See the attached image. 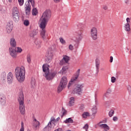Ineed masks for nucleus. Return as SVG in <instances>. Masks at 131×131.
<instances>
[{
  "mask_svg": "<svg viewBox=\"0 0 131 131\" xmlns=\"http://www.w3.org/2000/svg\"><path fill=\"white\" fill-rule=\"evenodd\" d=\"M51 16H52V14L51 13L50 10H46L42 14V16L40 18V26L39 27L41 30L40 35L41 38L45 40L46 39V26L48 24V22H49V20L51 18Z\"/></svg>",
  "mask_w": 131,
  "mask_h": 131,
  "instance_id": "nucleus-1",
  "label": "nucleus"
},
{
  "mask_svg": "<svg viewBox=\"0 0 131 131\" xmlns=\"http://www.w3.org/2000/svg\"><path fill=\"white\" fill-rule=\"evenodd\" d=\"M15 75L19 82H23L25 79V68L17 67L15 70Z\"/></svg>",
  "mask_w": 131,
  "mask_h": 131,
  "instance_id": "nucleus-2",
  "label": "nucleus"
},
{
  "mask_svg": "<svg viewBox=\"0 0 131 131\" xmlns=\"http://www.w3.org/2000/svg\"><path fill=\"white\" fill-rule=\"evenodd\" d=\"M43 72L45 73L43 76L46 78L47 80H53L54 78L57 75V72H50L49 71V68L47 65L43 64L42 66Z\"/></svg>",
  "mask_w": 131,
  "mask_h": 131,
  "instance_id": "nucleus-3",
  "label": "nucleus"
},
{
  "mask_svg": "<svg viewBox=\"0 0 131 131\" xmlns=\"http://www.w3.org/2000/svg\"><path fill=\"white\" fill-rule=\"evenodd\" d=\"M60 120V117L57 118L56 119H55L53 117H51L50 119V121H49V123L43 129V131H51L55 125H56V122H58Z\"/></svg>",
  "mask_w": 131,
  "mask_h": 131,
  "instance_id": "nucleus-4",
  "label": "nucleus"
},
{
  "mask_svg": "<svg viewBox=\"0 0 131 131\" xmlns=\"http://www.w3.org/2000/svg\"><path fill=\"white\" fill-rule=\"evenodd\" d=\"M19 102V110L21 114L24 115L25 113V104H24V95L23 93L19 94L18 98Z\"/></svg>",
  "mask_w": 131,
  "mask_h": 131,
  "instance_id": "nucleus-5",
  "label": "nucleus"
},
{
  "mask_svg": "<svg viewBox=\"0 0 131 131\" xmlns=\"http://www.w3.org/2000/svg\"><path fill=\"white\" fill-rule=\"evenodd\" d=\"M30 3H31L32 7L34 8V0H28V2H26L25 5V12L26 15H30L31 6L30 5Z\"/></svg>",
  "mask_w": 131,
  "mask_h": 131,
  "instance_id": "nucleus-6",
  "label": "nucleus"
},
{
  "mask_svg": "<svg viewBox=\"0 0 131 131\" xmlns=\"http://www.w3.org/2000/svg\"><path fill=\"white\" fill-rule=\"evenodd\" d=\"M12 16L14 21L18 22L20 20V15L19 13V9L17 7H14L12 9Z\"/></svg>",
  "mask_w": 131,
  "mask_h": 131,
  "instance_id": "nucleus-7",
  "label": "nucleus"
},
{
  "mask_svg": "<svg viewBox=\"0 0 131 131\" xmlns=\"http://www.w3.org/2000/svg\"><path fill=\"white\" fill-rule=\"evenodd\" d=\"M82 30L79 29L76 31V35L77 37H73L72 40L75 41L76 42H79L81 40L82 38H83L82 36Z\"/></svg>",
  "mask_w": 131,
  "mask_h": 131,
  "instance_id": "nucleus-8",
  "label": "nucleus"
},
{
  "mask_svg": "<svg viewBox=\"0 0 131 131\" xmlns=\"http://www.w3.org/2000/svg\"><path fill=\"white\" fill-rule=\"evenodd\" d=\"M83 88H84V84L76 85L74 88V90L72 92L73 94H78V95H80V94L82 93V91H83Z\"/></svg>",
  "mask_w": 131,
  "mask_h": 131,
  "instance_id": "nucleus-9",
  "label": "nucleus"
},
{
  "mask_svg": "<svg viewBox=\"0 0 131 131\" xmlns=\"http://www.w3.org/2000/svg\"><path fill=\"white\" fill-rule=\"evenodd\" d=\"M66 85V77H63L60 81V84L57 88L58 93H60L63 91L64 87Z\"/></svg>",
  "mask_w": 131,
  "mask_h": 131,
  "instance_id": "nucleus-10",
  "label": "nucleus"
},
{
  "mask_svg": "<svg viewBox=\"0 0 131 131\" xmlns=\"http://www.w3.org/2000/svg\"><path fill=\"white\" fill-rule=\"evenodd\" d=\"M91 35L93 40L98 39V29L96 27H93L91 29Z\"/></svg>",
  "mask_w": 131,
  "mask_h": 131,
  "instance_id": "nucleus-11",
  "label": "nucleus"
},
{
  "mask_svg": "<svg viewBox=\"0 0 131 131\" xmlns=\"http://www.w3.org/2000/svg\"><path fill=\"white\" fill-rule=\"evenodd\" d=\"M101 123H106V120H103L100 121L99 123L97 124V125L101 127V128H103L105 131H108L110 129V127L106 124H101Z\"/></svg>",
  "mask_w": 131,
  "mask_h": 131,
  "instance_id": "nucleus-12",
  "label": "nucleus"
},
{
  "mask_svg": "<svg viewBox=\"0 0 131 131\" xmlns=\"http://www.w3.org/2000/svg\"><path fill=\"white\" fill-rule=\"evenodd\" d=\"M14 80V76H13V73L9 72L7 75V82L9 84H11Z\"/></svg>",
  "mask_w": 131,
  "mask_h": 131,
  "instance_id": "nucleus-13",
  "label": "nucleus"
},
{
  "mask_svg": "<svg viewBox=\"0 0 131 131\" xmlns=\"http://www.w3.org/2000/svg\"><path fill=\"white\" fill-rule=\"evenodd\" d=\"M6 103V95L5 94L0 95V103L2 106H5Z\"/></svg>",
  "mask_w": 131,
  "mask_h": 131,
  "instance_id": "nucleus-14",
  "label": "nucleus"
},
{
  "mask_svg": "<svg viewBox=\"0 0 131 131\" xmlns=\"http://www.w3.org/2000/svg\"><path fill=\"white\" fill-rule=\"evenodd\" d=\"M10 54L13 58H16L17 57V51L13 48H9Z\"/></svg>",
  "mask_w": 131,
  "mask_h": 131,
  "instance_id": "nucleus-15",
  "label": "nucleus"
},
{
  "mask_svg": "<svg viewBox=\"0 0 131 131\" xmlns=\"http://www.w3.org/2000/svg\"><path fill=\"white\" fill-rule=\"evenodd\" d=\"M12 30H13V24L8 23L6 26V31L7 33H11Z\"/></svg>",
  "mask_w": 131,
  "mask_h": 131,
  "instance_id": "nucleus-16",
  "label": "nucleus"
},
{
  "mask_svg": "<svg viewBox=\"0 0 131 131\" xmlns=\"http://www.w3.org/2000/svg\"><path fill=\"white\" fill-rule=\"evenodd\" d=\"M95 64L96 67V73H99V69H100V59L96 58L95 60Z\"/></svg>",
  "mask_w": 131,
  "mask_h": 131,
  "instance_id": "nucleus-17",
  "label": "nucleus"
},
{
  "mask_svg": "<svg viewBox=\"0 0 131 131\" xmlns=\"http://www.w3.org/2000/svg\"><path fill=\"white\" fill-rule=\"evenodd\" d=\"M77 78H78V77H77L76 76H75V77L72 78L71 81L69 82V84L68 85V89H70V86L72 85V83L74 82L75 81H76Z\"/></svg>",
  "mask_w": 131,
  "mask_h": 131,
  "instance_id": "nucleus-18",
  "label": "nucleus"
},
{
  "mask_svg": "<svg viewBox=\"0 0 131 131\" xmlns=\"http://www.w3.org/2000/svg\"><path fill=\"white\" fill-rule=\"evenodd\" d=\"M33 125L34 127L37 128V127H39V125H40V124L39 123V122L38 121L36 120V119H34L33 120Z\"/></svg>",
  "mask_w": 131,
  "mask_h": 131,
  "instance_id": "nucleus-19",
  "label": "nucleus"
},
{
  "mask_svg": "<svg viewBox=\"0 0 131 131\" xmlns=\"http://www.w3.org/2000/svg\"><path fill=\"white\" fill-rule=\"evenodd\" d=\"M10 43L12 48H15L16 47V40H15V38H11L10 39Z\"/></svg>",
  "mask_w": 131,
  "mask_h": 131,
  "instance_id": "nucleus-20",
  "label": "nucleus"
},
{
  "mask_svg": "<svg viewBox=\"0 0 131 131\" xmlns=\"http://www.w3.org/2000/svg\"><path fill=\"white\" fill-rule=\"evenodd\" d=\"M37 34V31L36 30H34L30 32L29 35L30 37H34Z\"/></svg>",
  "mask_w": 131,
  "mask_h": 131,
  "instance_id": "nucleus-21",
  "label": "nucleus"
},
{
  "mask_svg": "<svg viewBox=\"0 0 131 131\" xmlns=\"http://www.w3.org/2000/svg\"><path fill=\"white\" fill-rule=\"evenodd\" d=\"M66 64V55L63 56V59H62L59 63V64L61 66H63V65H65Z\"/></svg>",
  "mask_w": 131,
  "mask_h": 131,
  "instance_id": "nucleus-22",
  "label": "nucleus"
},
{
  "mask_svg": "<svg viewBox=\"0 0 131 131\" xmlns=\"http://www.w3.org/2000/svg\"><path fill=\"white\" fill-rule=\"evenodd\" d=\"M31 86L33 89H34L35 88V86H36V82L35 81V79H31Z\"/></svg>",
  "mask_w": 131,
  "mask_h": 131,
  "instance_id": "nucleus-23",
  "label": "nucleus"
},
{
  "mask_svg": "<svg viewBox=\"0 0 131 131\" xmlns=\"http://www.w3.org/2000/svg\"><path fill=\"white\" fill-rule=\"evenodd\" d=\"M69 106H70V107H72V106H74V97H71L70 98V100L69 103Z\"/></svg>",
  "mask_w": 131,
  "mask_h": 131,
  "instance_id": "nucleus-24",
  "label": "nucleus"
},
{
  "mask_svg": "<svg viewBox=\"0 0 131 131\" xmlns=\"http://www.w3.org/2000/svg\"><path fill=\"white\" fill-rule=\"evenodd\" d=\"M66 115V110L64 109V107H62V111H61V118H63Z\"/></svg>",
  "mask_w": 131,
  "mask_h": 131,
  "instance_id": "nucleus-25",
  "label": "nucleus"
},
{
  "mask_svg": "<svg viewBox=\"0 0 131 131\" xmlns=\"http://www.w3.org/2000/svg\"><path fill=\"white\" fill-rule=\"evenodd\" d=\"M125 28L126 31H127L128 32L129 31H130V27L129 26V24H126Z\"/></svg>",
  "mask_w": 131,
  "mask_h": 131,
  "instance_id": "nucleus-26",
  "label": "nucleus"
},
{
  "mask_svg": "<svg viewBox=\"0 0 131 131\" xmlns=\"http://www.w3.org/2000/svg\"><path fill=\"white\" fill-rule=\"evenodd\" d=\"M83 118H86L88 116H90V113L88 112H84L82 115Z\"/></svg>",
  "mask_w": 131,
  "mask_h": 131,
  "instance_id": "nucleus-27",
  "label": "nucleus"
},
{
  "mask_svg": "<svg viewBox=\"0 0 131 131\" xmlns=\"http://www.w3.org/2000/svg\"><path fill=\"white\" fill-rule=\"evenodd\" d=\"M66 123H73V119L71 118H69L66 119Z\"/></svg>",
  "mask_w": 131,
  "mask_h": 131,
  "instance_id": "nucleus-28",
  "label": "nucleus"
},
{
  "mask_svg": "<svg viewBox=\"0 0 131 131\" xmlns=\"http://www.w3.org/2000/svg\"><path fill=\"white\" fill-rule=\"evenodd\" d=\"M32 15H34L36 16V15H37V9L36 8H33L32 11Z\"/></svg>",
  "mask_w": 131,
  "mask_h": 131,
  "instance_id": "nucleus-29",
  "label": "nucleus"
},
{
  "mask_svg": "<svg viewBox=\"0 0 131 131\" xmlns=\"http://www.w3.org/2000/svg\"><path fill=\"white\" fill-rule=\"evenodd\" d=\"M60 73L62 74H65L66 73V67H63L60 70Z\"/></svg>",
  "mask_w": 131,
  "mask_h": 131,
  "instance_id": "nucleus-30",
  "label": "nucleus"
},
{
  "mask_svg": "<svg viewBox=\"0 0 131 131\" xmlns=\"http://www.w3.org/2000/svg\"><path fill=\"white\" fill-rule=\"evenodd\" d=\"M80 73V69H79L74 74V76H77V77H78L79 76Z\"/></svg>",
  "mask_w": 131,
  "mask_h": 131,
  "instance_id": "nucleus-31",
  "label": "nucleus"
},
{
  "mask_svg": "<svg viewBox=\"0 0 131 131\" xmlns=\"http://www.w3.org/2000/svg\"><path fill=\"white\" fill-rule=\"evenodd\" d=\"M71 59V58H70V57L68 56H66V64H68V65H69V61H70V59Z\"/></svg>",
  "mask_w": 131,
  "mask_h": 131,
  "instance_id": "nucleus-32",
  "label": "nucleus"
},
{
  "mask_svg": "<svg viewBox=\"0 0 131 131\" xmlns=\"http://www.w3.org/2000/svg\"><path fill=\"white\" fill-rule=\"evenodd\" d=\"M47 58H50L51 59H53V53L49 52L48 53Z\"/></svg>",
  "mask_w": 131,
  "mask_h": 131,
  "instance_id": "nucleus-33",
  "label": "nucleus"
},
{
  "mask_svg": "<svg viewBox=\"0 0 131 131\" xmlns=\"http://www.w3.org/2000/svg\"><path fill=\"white\" fill-rule=\"evenodd\" d=\"M114 114V111L113 110H111L108 113V115L110 117H112Z\"/></svg>",
  "mask_w": 131,
  "mask_h": 131,
  "instance_id": "nucleus-34",
  "label": "nucleus"
},
{
  "mask_svg": "<svg viewBox=\"0 0 131 131\" xmlns=\"http://www.w3.org/2000/svg\"><path fill=\"white\" fill-rule=\"evenodd\" d=\"M24 24L25 25V26H28V25H29V20L26 19L24 21Z\"/></svg>",
  "mask_w": 131,
  "mask_h": 131,
  "instance_id": "nucleus-35",
  "label": "nucleus"
},
{
  "mask_svg": "<svg viewBox=\"0 0 131 131\" xmlns=\"http://www.w3.org/2000/svg\"><path fill=\"white\" fill-rule=\"evenodd\" d=\"M20 131H24V123L23 121L21 122V128L20 129Z\"/></svg>",
  "mask_w": 131,
  "mask_h": 131,
  "instance_id": "nucleus-36",
  "label": "nucleus"
},
{
  "mask_svg": "<svg viewBox=\"0 0 131 131\" xmlns=\"http://www.w3.org/2000/svg\"><path fill=\"white\" fill-rule=\"evenodd\" d=\"M15 51H16L17 53H21V52H22V49H21V48L17 47L15 48Z\"/></svg>",
  "mask_w": 131,
  "mask_h": 131,
  "instance_id": "nucleus-37",
  "label": "nucleus"
},
{
  "mask_svg": "<svg viewBox=\"0 0 131 131\" xmlns=\"http://www.w3.org/2000/svg\"><path fill=\"white\" fill-rule=\"evenodd\" d=\"M18 2L20 7L24 4V0H18Z\"/></svg>",
  "mask_w": 131,
  "mask_h": 131,
  "instance_id": "nucleus-38",
  "label": "nucleus"
},
{
  "mask_svg": "<svg viewBox=\"0 0 131 131\" xmlns=\"http://www.w3.org/2000/svg\"><path fill=\"white\" fill-rule=\"evenodd\" d=\"M27 60L28 63H30V62H31V58L30 57V55H29L27 56Z\"/></svg>",
  "mask_w": 131,
  "mask_h": 131,
  "instance_id": "nucleus-39",
  "label": "nucleus"
},
{
  "mask_svg": "<svg viewBox=\"0 0 131 131\" xmlns=\"http://www.w3.org/2000/svg\"><path fill=\"white\" fill-rule=\"evenodd\" d=\"M111 104V101H106L105 102V105L106 106V107H108V106H110Z\"/></svg>",
  "mask_w": 131,
  "mask_h": 131,
  "instance_id": "nucleus-40",
  "label": "nucleus"
},
{
  "mask_svg": "<svg viewBox=\"0 0 131 131\" xmlns=\"http://www.w3.org/2000/svg\"><path fill=\"white\" fill-rule=\"evenodd\" d=\"M83 128L86 131H88V129H89V125L88 124H85L84 126L83 127Z\"/></svg>",
  "mask_w": 131,
  "mask_h": 131,
  "instance_id": "nucleus-41",
  "label": "nucleus"
},
{
  "mask_svg": "<svg viewBox=\"0 0 131 131\" xmlns=\"http://www.w3.org/2000/svg\"><path fill=\"white\" fill-rule=\"evenodd\" d=\"M37 42L38 43L36 44V47L38 48V49H39L41 46V43H40V41H38Z\"/></svg>",
  "mask_w": 131,
  "mask_h": 131,
  "instance_id": "nucleus-42",
  "label": "nucleus"
},
{
  "mask_svg": "<svg viewBox=\"0 0 131 131\" xmlns=\"http://www.w3.org/2000/svg\"><path fill=\"white\" fill-rule=\"evenodd\" d=\"M69 49L70 51H73V50H74V47H73L72 45H70Z\"/></svg>",
  "mask_w": 131,
  "mask_h": 131,
  "instance_id": "nucleus-43",
  "label": "nucleus"
},
{
  "mask_svg": "<svg viewBox=\"0 0 131 131\" xmlns=\"http://www.w3.org/2000/svg\"><path fill=\"white\" fill-rule=\"evenodd\" d=\"M111 81L112 83H114V82L116 81V78H115V77H112L111 78Z\"/></svg>",
  "mask_w": 131,
  "mask_h": 131,
  "instance_id": "nucleus-44",
  "label": "nucleus"
},
{
  "mask_svg": "<svg viewBox=\"0 0 131 131\" xmlns=\"http://www.w3.org/2000/svg\"><path fill=\"white\" fill-rule=\"evenodd\" d=\"M59 40L61 43L64 44L66 42L65 40H64V39L62 38H59Z\"/></svg>",
  "mask_w": 131,
  "mask_h": 131,
  "instance_id": "nucleus-45",
  "label": "nucleus"
},
{
  "mask_svg": "<svg viewBox=\"0 0 131 131\" xmlns=\"http://www.w3.org/2000/svg\"><path fill=\"white\" fill-rule=\"evenodd\" d=\"M51 61H52V58H50L49 57H47V58L46 59L47 63H50Z\"/></svg>",
  "mask_w": 131,
  "mask_h": 131,
  "instance_id": "nucleus-46",
  "label": "nucleus"
},
{
  "mask_svg": "<svg viewBox=\"0 0 131 131\" xmlns=\"http://www.w3.org/2000/svg\"><path fill=\"white\" fill-rule=\"evenodd\" d=\"M79 108L80 110H81L82 111H83V109H84V105L83 104H82L80 106Z\"/></svg>",
  "mask_w": 131,
  "mask_h": 131,
  "instance_id": "nucleus-47",
  "label": "nucleus"
},
{
  "mask_svg": "<svg viewBox=\"0 0 131 131\" xmlns=\"http://www.w3.org/2000/svg\"><path fill=\"white\" fill-rule=\"evenodd\" d=\"M92 111L93 114H96L97 113V108H92Z\"/></svg>",
  "mask_w": 131,
  "mask_h": 131,
  "instance_id": "nucleus-48",
  "label": "nucleus"
},
{
  "mask_svg": "<svg viewBox=\"0 0 131 131\" xmlns=\"http://www.w3.org/2000/svg\"><path fill=\"white\" fill-rule=\"evenodd\" d=\"M113 120L114 121H117V120H118V118L116 116H115L113 117Z\"/></svg>",
  "mask_w": 131,
  "mask_h": 131,
  "instance_id": "nucleus-49",
  "label": "nucleus"
},
{
  "mask_svg": "<svg viewBox=\"0 0 131 131\" xmlns=\"http://www.w3.org/2000/svg\"><path fill=\"white\" fill-rule=\"evenodd\" d=\"M103 10H108V6H107L106 5H104L103 7Z\"/></svg>",
  "mask_w": 131,
  "mask_h": 131,
  "instance_id": "nucleus-50",
  "label": "nucleus"
},
{
  "mask_svg": "<svg viewBox=\"0 0 131 131\" xmlns=\"http://www.w3.org/2000/svg\"><path fill=\"white\" fill-rule=\"evenodd\" d=\"M110 62L111 63H112V62H113V57H112V56H111V57H110Z\"/></svg>",
  "mask_w": 131,
  "mask_h": 131,
  "instance_id": "nucleus-51",
  "label": "nucleus"
},
{
  "mask_svg": "<svg viewBox=\"0 0 131 131\" xmlns=\"http://www.w3.org/2000/svg\"><path fill=\"white\" fill-rule=\"evenodd\" d=\"M126 21H127V24H128V23H129V22H130L129 21V18L128 17L126 18Z\"/></svg>",
  "mask_w": 131,
  "mask_h": 131,
  "instance_id": "nucleus-52",
  "label": "nucleus"
},
{
  "mask_svg": "<svg viewBox=\"0 0 131 131\" xmlns=\"http://www.w3.org/2000/svg\"><path fill=\"white\" fill-rule=\"evenodd\" d=\"M55 131H63V130L62 129V128H58L56 130H55Z\"/></svg>",
  "mask_w": 131,
  "mask_h": 131,
  "instance_id": "nucleus-53",
  "label": "nucleus"
},
{
  "mask_svg": "<svg viewBox=\"0 0 131 131\" xmlns=\"http://www.w3.org/2000/svg\"><path fill=\"white\" fill-rule=\"evenodd\" d=\"M55 3H59L60 0H53Z\"/></svg>",
  "mask_w": 131,
  "mask_h": 131,
  "instance_id": "nucleus-54",
  "label": "nucleus"
},
{
  "mask_svg": "<svg viewBox=\"0 0 131 131\" xmlns=\"http://www.w3.org/2000/svg\"><path fill=\"white\" fill-rule=\"evenodd\" d=\"M107 94H108L107 93L104 94V95H103V97H106V95Z\"/></svg>",
  "mask_w": 131,
  "mask_h": 131,
  "instance_id": "nucleus-55",
  "label": "nucleus"
},
{
  "mask_svg": "<svg viewBox=\"0 0 131 131\" xmlns=\"http://www.w3.org/2000/svg\"><path fill=\"white\" fill-rule=\"evenodd\" d=\"M9 3H12V0H8Z\"/></svg>",
  "mask_w": 131,
  "mask_h": 131,
  "instance_id": "nucleus-56",
  "label": "nucleus"
},
{
  "mask_svg": "<svg viewBox=\"0 0 131 131\" xmlns=\"http://www.w3.org/2000/svg\"><path fill=\"white\" fill-rule=\"evenodd\" d=\"M66 69L67 70V69H69V67H66Z\"/></svg>",
  "mask_w": 131,
  "mask_h": 131,
  "instance_id": "nucleus-57",
  "label": "nucleus"
},
{
  "mask_svg": "<svg viewBox=\"0 0 131 131\" xmlns=\"http://www.w3.org/2000/svg\"><path fill=\"white\" fill-rule=\"evenodd\" d=\"M97 98V94H95V99Z\"/></svg>",
  "mask_w": 131,
  "mask_h": 131,
  "instance_id": "nucleus-58",
  "label": "nucleus"
},
{
  "mask_svg": "<svg viewBox=\"0 0 131 131\" xmlns=\"http://www.w3.org/2000/svg\"><path fill=\"white\" fill-rule=\"evenodd\" d=\"M64 123H66V120L64 121Z\"/></svg>",
  "mask_w": 131,
  "mask_h": 131,
  "instance_id": "nucleus-59",
  "label": "nucleus"
}]
</instances>
